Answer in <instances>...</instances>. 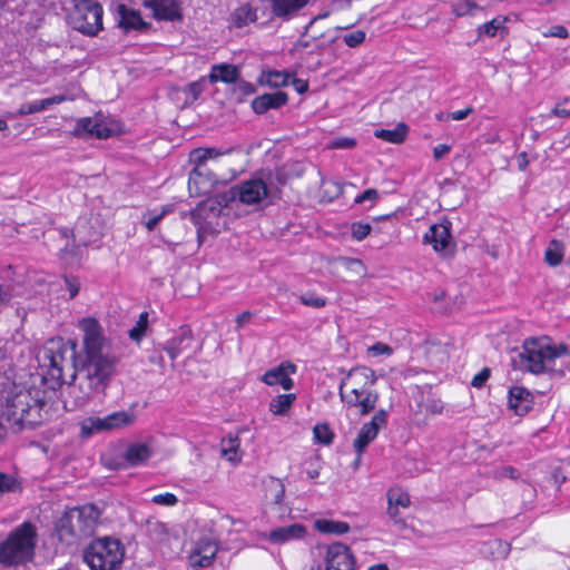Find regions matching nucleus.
<instances>
[{"mask_svg": "<svg viewBox=\"0 0 570 570\" xmlns=\"http://www.w3.org/2000/svg\"><path fill=\"white\" fill-rule=\"evenodd\" d=\"M83 332V357L76 372L105 393L112 377L117 374L119 357L105 353L106 337L96 318H83L80 322Z\"/></svg>", "mask_w": 570, "mask_h": 570, "instance_id": "f257e3e1", "label": "nucleus"}, {"mask_svg": "<svg viewBox=\"0 0 570 570\" xmlns=\"http://www.w3.org/2000/svg\"><path fill=\"white\" fill-rule=\"evenodd\" d=\"M46 385L47 382L42 377L40 386L19 390L9 395L2 415H6L7 421L18 425L20 430L40 425L43 420L42 410L55 393V387L47 391Z\"/></svg>", "mask_w": 570, "mask_h": 570, "instance_id": "f03ea898", "label": "nucleus"}, {"mask_svg": "<svg viewBox=\"0 0 570 570\" xmlns=\"http://www.w3.org/2000/svg\"><path fill=\"white\" fill-rule=\"evenodd\" d=\"M570 354L566 344L550 345L540 338H527L522 351L511 358L514 370L527 371L539 375L548 373L551 376H563L564 370L556 366V360Z\"/></svg>", "mask_w": 570, "mask_h": 570, "instance_id": "7ed1b4c3", "label": "nucleus"}, {"mask_svg": "<svg viewBox=\"0 0 570 570\" xmlns=\"http://www.w3.org/2000/svg\"><path fill=\"white\" fill-rule=\"evenodd\" d=\"M376 381L375 372L367 366L351 368L338 386L341 401L348 407H358L361 415H367L376 407L379 401V393L372 390Z\"/></svg>", "mask_w": 570, "mask_h": 570, "instance_id": "20e7f679", "label": "nucleus"}, {"mask_svg": "<svg viewBox=\"0 0 570 570\" xmlns=\"http://www.w3.org/2000/svg\"><path fill=\"white\" fill-rule=\"evenodd\" d=\"M99 517L100 511L94 504H86L66 511L55 524L59 541L71 546L90 537Z\"/></svg>", "mask_w": 570, "mask_h": 570, "instance_id": "39448f33", "label": "nucleus"}, {"mask_svg": "<svg viewBox=\"0 0 570 570\" xmlns=\"http://www.w3.org/2000/svg\"><path fill=\"white\" fill-rule=\"evenodd\" d=\"M37 528L26 521L13 529L8 538L0 543V563L6 567L31 561L37 544Z\"/></svg>", "mask_w": 570, "mask_h": 570, "instance_id": "423d86ee", "label": "nucleus"}, {"mask_svg": "<svg viewBox=\"0 0 570 570\" xmlns=\"http://www.w3.org/2000/svg\"><path fill=\"white\" fill-rule=\"evenodd\" d=\"M233 149L197 148L190 153V160L195 167L189 174L188 190L190 196L199 197L212 194L218 184L217 176L207 166L209 159L230 153Z\"/></svg>", "mask_w": 570, "mask_h": 570, "instance_id": "0eeeda50", "label": "nucleus"}, {"mask_svg": "<svg viewBox=\"0 0 570 570\" xmlns=\"http://www.w3.org/2000/svg\"><path fill=\"white\" fill-rule=\"evenodd\" d=\"M125 548L118 539L98 538L86 548L83 560L91 570H116L124 560Z\"/></svg>", "mask_w": 570, "mask_h": 570, "instance_id": "6e6552de", "label": "nucleus"}, {"mask_svg": "<svg viewBox=\"0 0 570 570\" xmlns=\"http://www.w3.org/2000/svg\"><path fill=\"white\" fill-rule=\"evenodd\" d=\"M68 13L69 24L78 32L95 37L102 29V6L97 0H73Z\"/></svg>", "mask_w": 570, "mask_h": 570, "instance_id": "1a4fd4ad", "label": "nucleus"}, {"mask_svg": "<svg viewBox=\"0 0 570 570\" xmlns=\"http://www.w3.org/2000/svg\"><path fill=\"white\" fill-rule=\"evenodd\" d=\"M225 196L226 194L208 197L200 202L197 207L190 212V219L197 227L199 245L203 244L207 235L218 233L217 227L220 214L228 204V202L224 200Z\"/></svg>", "mask_w": 570, "mask_h": 570, "instance_id": "9d476101", "label": "nucleus"}, {"mask_svg": "<svg viewBox=\"0 0 570 570\" xmlns=\"http://www.w3.org/2000/svg\"><path fill=\"white\" fill-rule=\"evenodd\" d=\"M135 420L136 415L132 411H117L105 417L89 416L80 422V438L89 439L97 433L126 428Z\"/></svg>", "mask_w": 570, "mask_h": 570, "instance_id": "9b49d317", "label": "nucleus"}, {"mask_svg": "<svg viewBox=\"0 0 570 570\" xmlns=\"http://www.w3.org/2000/svg\"><path fill=\"white\" fill-rule=\"evenodd\" d=\"M75 383H69L66 389V396L63 400L65 409L68 411H75L86 406L95 394L104 393L79 373L75 372L71 375Z\"/></svg>", "mask_w": 570, "mask_h": 570, "instance_id": "f8f14e48", "label": "nucleus"}, {"mask_svg": "<svg viewBox=\"0 0 570 570\" xmlns=\"http://www.w3.org/2000/svg\"><path fill=\"white\" fill-rule=\"evenodd\" d=\"M269 194L266 183L261 178H252L233 186L226 196L225 202L238 199L245 205H256L263 202Z\"/></svg>", "mask_w": 570, "mask_h": 570, "instance_id": "ddd939ff", "label": "nucleus"}, {"mask_svg": "<svg viewBox=\"0 0 570 570\" xmlns=\"http://www.w3.org/2000/svg\"><path fill=\"white\" fill-rule=\"evenodd\" d=\"M423 243L432 245L433 250L442 258L453 257L456 250L449 220L431 225L423 236Z\"/></svg>", "mask_w": 570, "mask_h": 570, "instance_id": "4468645a", "label": "nucleus"}, {"mask_svg": "<svg viewBox=\"0 0 570 570\" xmlns=\"http://www.w3.org/2000/svg\"><path fill=\"white\" fill-rule=\"evenodd\" d=\"M68 348L61 341H50L42 351V360L45 365L49 367L48 374L56 384H62L63 366L66 363V353Z\"/></svg>", "mask_w": 570, "mask_h": 570, "instance_id": "2eb2a0df", "label": "nucleus"}, {"mask_svg": "<svg viewBox=\"0 0 570 570\" xmlns=\"http://www.w3.org/2000/svg\"><path fill=\"white\" fill-rule=\"evenodd\" d=\"M141 6L151 11L157 21H181L184 19L180 0H141Z\"/></svg>", "mask_w": 570, "mask_h": 570, "instance_id": "dca6fc26", "label": "nucleus"}, {"mask_svg": "<svg viewBox=\"0 0 570 570\" xmlns=\"http://www.w3.org/2000/svg\"><path fill=\"white\" fill-rule=\"evenodd\" d=\"M387 423V411L381 409L372 417V420L361 428L353 448L356 454L363 455L368 444L375 440L380 430L385 428Z\"/></svg>", "mask_w": 570, "mask_h": 570, "instance_id": "f3484780", "label": "nucleus"}, {"mask_svg": "<svg viewBox=\"0 0 570 570\" xmlns=\"http://www.w3.org/2000/svg\"><path fill=\"white\" fill-rule=\"evenodd\" d=\"M325 570H355V558L346 544L333 542L326 547Z\"/></svg>", "mask_w": 570, "mask_h": 570, "instance_id": "a211bd4d", "label": "nucleus"}, {"mask_svg": "<svg viewBox=\"0 0 570 570\" xmlns=\"http://www.w3.org/2000/svg\"><path fill=\"white\" fill-rule=\"evenodd\" d=\"M73 134L78 137H95L106 139L110 137L111 129L104 122L100 116L83 117L77 120Z\"/></svg>", "mask_w": 570, "mask_h": 570, "instance_id": "6ab92c4d", "label": "nucleus"}, {"mask_svg": "<svg viewBox=\"0 0 570 570\" xmlns=\"http://www.w3.org/2000/svg\"><path fill=\"white\" fill-rule=\"evenodd\" d=\"M218 551L217 543L209 538H202L197 541L195 549L189 556V564L193 568H206L213 563Z\"/></svg>", "mask_w": 570, "mask_h": 570, "instance_id": "aec40b11", "label": "nucleus"}, {"mask_svg": "<svg viewBox=\"0 0 570 570\" xmlns=\"http://www.w3.org/2000/svg\"><path fill=\"white\" fill-rule=\"evenodd\" d=\"M296 372V366L291 362H283L278 366L268 370L263 375V382L267 385L279 384L284 390H291L294 385L289 374Z\"/></svg>", "mask_w": 570, "mask_h": 570, "instance_id": "412c9836", "label": "nucleus"}, {"mask_svg": "<svg viewBox=\"0 0 570 570\" xmlns=\"http://www.w3.org/2000/svg\"><path fill=\"white\" fill-rule=\"evenodd\" d=\"M117 12L119 16L118 24L125 31H129V30L145 31L151 27L150 22H147L142 19L140 11L128 8L124 3L118 4Z\"/></svg>", "mask_w": 570, "mask_h": 570, "instance_id": "4be33fe9", "label": "nucleus"}, {"mask_svg": "<svg viewBox=\"0 0 570 570\" xmlns=\"http://www.w3.org/2000/svg\"><path fill=\"white\" fill-rule=\"evenodd\" d=\"M508 405L517 415L523 416L533 406V395L523 386H512L509 390Z\"/></svg>", "mask_w": 570, "mask_h": 570, "instance_id": "5701e85b", "label": "nucleus"}, {"mask_svg": "<svg viewBox=\"0 0 570 570\" xmlns=\"http://www.w3.org/2000/svg\"><path fill=\"white\" fill-rule=\"evenodd\" d=\"M193 343L191 330L187 326L180 327L179 332L164 344V350L171 361H175L184 351L190 348Z\"/></svg>", "mask_w": 570, "mask_h": 570, "instance_id": "b1692460", "label": "nucleus"}, {"mask_svg": "<svg viewBox=\"0 0 570 570\" xmlns=\"http://www.w3.org/2000/svg\"><path fill=\"white\" fill-rule=\"evenodd\" d=\"M288 101V96L286 92L277 90L269 94H264L256 97L252 101L253 110L258 114H265L269 109H279Z\"/></svg>", "mask_w": 570, "mask_h": 570, "instance_id": "393cba45", "label": "nucleus"}, {"mask_svg": "<svg viewBox=\"0 0 570 570\" xmlns=\"http://www.w3.org/2000/svg\"><path fill=\"white\" fill-rule=\"evenodd\" d=\"M305 534L306 527L301 523H294L271 530L267 534V540L274 544H283L292 540L302 539Z\"/></svg>", "mask_w": 570, "mask_h": 570, "instance_id": "a878e982", "label": "nucleus"}, {"mask_svg": "<svg viewBox=\"0 0 570 570\" xmlns=\"http://www.w3.org/2000/svg\"><path fill=\"white\" fill-rule=\"evenodd\" d=\"M66 99H67V97L65 95H56V96L45 98L41 100L23 104L14 112V116H27V115L36 114V112L48 109L52 105L61 104V102L66 101Z\"/></svg>", "mask_w": 570, "mask_h": 570, "instance_id": "bb28decb", "label": "nucleus"}, {"mask_svg": "<svg viewBox=\"0 0 570 570\" xmlns=\"http://www.w3.org/2000/svg\"><path fill=\"white\" fill-rule=\"evenodd\" d=\"M239 70L236 66L229 63L214 65L208 76L209 82L215 83L218 81L232 83L237 82Z\"/></svg>", "mask_w": 570, "mask_h": 570, "instance_id": "cd10ccee", "label": "nucleus"}, {"mask_svg": "<svg viewBox=\"0 0 570 570\" xmlns=\"http://www.w3.org/2000/svg\"><path fill=\"white\" fill-rule=\"evenodd\" d=\"M151 456V450L144 443L130 444L124 453V459L130 466H136Z\"/></svg>", "mask_w": 570, "mask_h": 570, "instance_id": "c85d7f7f", "label": "nucleus"}, {"mask_svg": "<svg viewBox=\"0 0 570 570\" xmlns=\"http://www.w3.org/2000/svg\"><path fill=\"white\" fill-rule=\"evenodd\" d=\"M409 127L405 122H399L392 129H377L374 135L376 138L383 139L392 144H401L405 140Z\"/></svg>", "mask_w": 570, "mask_h": 570, "instance_id": "c756f323", "label": "nucleus"}, {"mask_svg": "<svg viewBox=\"0 0 570 570\" xmlns=\"http://www.w3.org/2000/svg\"><path fill=\"white\" fill-rule=\"evenodd\" d=\"M257 20L256 9L250 4H243L230 16L232 24L235 28H243Z\"/></svg>", "mask_w": 570, "mask_h": 570, "instance_id": "7c9ffc66", "label": "nucleus"}, {"mask_svg": "<svg viewBox=\"0 0 570 570\" xmlns=\"http://www.w3.org/2000/svg\"><path fill=\"white\" fill-rule=\"evenodd\" d=\"M317 531L328 534H344L350 531V524L344 521L318 519L314 522Z\"/></svg>", "mask_w": 570, "mask_h": 570, "instance_id": "2f4dec72", "label": "nucleus"}, {"mask_svg": "<svg viewBox=\"0 0 570 570\" xmlns=\"http://www.w3.org/2000/svg\"><path fill=\"white\" fill-rule=\"evenodd\" d=\"M207 87V80L205 77L199 78L185 86L181 91L186 95L185 105L194 104Z\"/></svg>", "mask_w": 570, "mask_h": 570, "instance_id": "473e14b6", "label": "nucleus"}, {"mask_svg": "<svg viewBox=\"0 0 570 570\" xmlns=\"http://www.w3.org/2000/svg\"><path fill=\"white\" fill-rule=\"evenodd\" d=\"M296 400L295 394H282L273 399L269 403V410L275 415H285Z\"/></svg>", "mask_w": 570, "mask_h": 570, "instance_id": "72a5a7b5", "label": "nucleus"}, {"mask_svg": "<svg viewBox=\"0 0 570 570\" xmlns=\"http://www.w3.org/2000/svg\"><path fill=\"white\" fill-rule=\"evenodd\" d=\"M563 258V244L560 240L553 239L549 243L544 259L546 263L552 267L558 266Z\"/></svg>", "mask_w": 570, "mask_h": 570, "instance_id": "f704fd0d", "label": "nucleus"}, {"mask_svg": "<svg viewBox=\"0 0 570 570\" xmlns=\"http://www.w3.org/2000/svg\"><path fill=\"white\" fill-rule=\"evenodd\" d=\"M148 328V313L142 312L135 326L128 331V336L136 343H140Z\"/></svg>", "mask_w": 570, "mask_h": 570, "instance_id": "c9c22d12", "label": "nucleus"}, {"mask_svg": "<svg viewBox=\"0 0 570 570\" xmlns=\"http://www.w3.org/2000/svg\"><path fill=\"white\" fill-rule=\"evenodd\" d=\"M387 503L402 508H409L411 504L410 495L401 489H391L387 492Z\"/></svg>", "mask_w": 570, "mask_h": 570, "instance_id": "e433bc0d", "label": "nucleus"}, {"mask_svg": "<svg viewBox=\"0 0 570 570\" xmlns=\"http://www.w3.org/2000/svg\"><path fill=\"white\" fill-rule=\"evenodd\" d=\"M314 438L317 442L322 444H331L333 442L334 434L330 426L326 423L316 424L314 426Z\"/></svg>", "mask_w": 570, "mask_h": 570, "instance_id": "4c0bfd02", "label": "nucleus"}, {"mask_svg": "<svg viewBox=\"0 0 570 570\" xmlns=\"http://www.w3.org/2000/svg\"><path fill=\"white\" fill-rule=\"evenodd\" d=\"M299 301L303 305L314 307V308H321L326 305V298L316 296L312 292H306L299 296Z\"/></svg>", "mask_w": 570, "mask_h": 570, "instance_id": "58836bf2", "label": "nucleus"}, {"mask_svg": "<svg viewBox=\"0 0 570 570\" xmlns=\"http://www.w3.org/2000/svg\"><path fill=\"white\" fill-rule=\"evenodd\" d=\"M288 75L279 71H268L265 76L266 85L271 87H281L287 85Z\"/></svg>", "mask_w": 570, "mask_h": 570, "instance_id": "ea45409f", "label": "nucleus"}, {"mask_svg": "<svg viewBox=\"0 0 570 570\" xmlns=\"http://www.w3.org/2000/svg\"><path fill=\"white\" fill-rule=\"evenodd\" d=\"M475 9H478V6L471 0H456L453 3V11L456 16L471 14Z\"/></svg>", "mask_w": 570, "mask_h": 570, "instance_id": "a19ab883", "label": "nucleus"}, {"mask_svg": "<svg viewBox=\"0 0 570 570\" xmlns=\"http://www.w3.org/2000/svg\"><path fill=\"white\" fill-rule=\"evenodd\" d=\"M502 27H503V21L495 18V19L480 26L479 33L480 35L484 33L489 37H494L497 35L498 30L501 29Z\"/></svg>", "mask_w": 570, "mask_h": 570, "instance_id": "79ce46f5", "label": "nucleus"}, {"mask_svg": "<svg viewBox=\"0 0 570 570\" xmlns=\"http://www.w3.org/2000/svg\"><path fill=\"white\" fill-rule=\"evenodd\" d=\"M356 139L351 137H337L331 140L328 147L331 149H352L356 146Z\"/></svg>", "mask_w": 570, "mask_h": 570, "instance_id": "37998d69", "label": "nucleus"}, {"mask_svg": "<svg viewBox=\"0 0 570 570\" xmlns=\"http://www.w3.org/2000/svg\"><path fill=\"white\" fill-rule=\"evenodd\" d=\"M365 40V32L362 30H355L353 32L346 33L343 37V41L350 48H355L360 46Z\"/></svg>", "mask_w": 570, "mask_h": 570, "instance_id": "c03bdc74", "label": "nucleus"}, {"mask_svg": "<svg viewBox=\"0 0 570 570\" xmlns=\"http://www.w3.org/2000/svg\"><path fill=\"white\" fill-rule=\"evenodd\" d=\"M371 225L368 223L357 222L352 225V236L357 240L364 239L371 232Z\"/></svg>", "mask_w": 570, "mask_h": 570, "instance_id": "a18cd8bd", "label": "nucleus"}, {"mask_svg": "<svg viewBox=\"0 0 570 570\" xmlns=\"http://www.w3.org/2000/svg\"><path fill=\"white\" fill-rule=\"evenodd\" d=\"M239 446V441L237 438L229 436L227 440H223L222 454L228 456V460H233V456L229 455L232 453H236Z\"/></svg>", "mask_w": 570, "mask_h": 570, "instance_id": "49530a36", "label": "nucleus"}, {"mask_svg": "<svg viewBox=\"0 0 570 570\" xmlns=\"http://www.w3.org/2000/svg\"><path fill=\"white\" fill-rule=\"evenodd\" d=\"M551 115L560 118H567L570 116V98H564L559 101L551 110Z\"/></svg>", "mask_w": 570, "mask_h": 570, "instance_id": "de8ad7c7", "label": "nucleus"}, {"mask_svg": "<svg viewBox=\"0 0 570 570\" xmlns=\"http://www.w3.org/2000/svg\"><path fill=\"white\" fill-rule=\"evenodd\" d=\"M151 502L159 505L173 507L178 502V499L173 493H163L153 497Z\"/></svg>", "mask_w": 570, "mask_h": 570, "instance_id": "09e8293b", "label": "nucleus"}, {"mask_svg": "<svg viewBox=\"0 0 570 570\" xmlns=\"http://www.w3.org/2000/svg\"><path fill=\"white\" fill-rule=\"evenodd\" d=\"M387 514L399 530H403L406 528L405 520L399 517V507L389 504Z\"/></svg>", "mask_w": 570, "mask_h": 570, "instance_id": "8fccbe9b", "label": "nucleus"}, {"mask_svg": "<svg viewBox=\"0 0 570 570\" xmlns=\"http://www.w3.org/2000/svg\"><path fill=\"white\" fill-rule=\"evenodd\" d=\"M491 375V370L489 367L482 368L471 381V385L473 387H482L485 382L489 380Z\"/></svg>", "mask_w": 570, "mask_h": 570, "instance_id": "3c124183", "label": "nucleus"}, {"mask_svg": "<svg viewBox=\"0 0 570 570\" xmlns=\"http://www.w3.org/2000/svg\"><path fill=\"white\" fill-rule=\"evenodd\" d=\"M544 37H557L561 39H566L569 36V32L566 27L557 24L552 26L548 32L543 33Z\"/></svg>", "mask_w": 570, "mask_h": 570, "instance_id": "603ef678", "label": "nucleus"}, {"mask_svg": "<svg viewBox=\"0 0 570 570\" xmlns=\"http://www.w3.org/2000/svg\"><path fill=\"white\" fill-rule=\"evenodd\" d=\"M379 198V191L374 188L364 190L361 195L355 198L356 204H362L366 200L375 202Z\"/></svg>", "mask_w": 570, "mask_h": 570, "instance_id": "864d4df0", "label": "nucleus"}, {"mask_svg": "<svg viewBox=\"0 0 570 570\" xmlns=\"http://www.w3.org/2000/svg\"><path fill=\"white\" fill-rule=\"evenodd\" d=\"M368 352L373 353L374 355H382V354L391 355L392 348L386 344L376 343L368 348Z\"/></svg>", "mask_w": 570, "mask_h": 570, "instance_id": "5fc2aeb1", "label": "nucleus"}, {"mask_svg": "<svg viewBox=\"0 0 570 570\" xmlns=\"http://www.w3.org/2000/svg\"><path fill=\"white\" fill-rule=\"evenodd\" d=\"M13 485V480L11 476L0 472V497L6 492L11 490Z\"/></svg>", "mask_w": 570, "mask_h": 570, "instance_id": "6e6d98bb", "label": "nucleus"}, {"mask_svg": "<svg viewBox=\"0 0 570 570\" xmlns=\"http://www.w3.org/2000/svg\"><path fill=\"white\" fill-rule=\"evenodd\" d=\"M451 148L449 145L440 144L433 148V157L435 160H440L450 153Z\"/></svg>", "mask_w": 570, "mask_h": 570, "instance_id": "4d7b16f0", "label": "nucleus"}, {"mask_svg": "<svg viewBox=\"0 0 570 570\" xmlns=\"http://www.w3.org/2000/svg\"><path fill=\"white\" fill-rule=\"evenodd\" d=\"M473 111V109L471 107H468L465 109H462V110H456V111H453V112H450L448 115V118L452 119V120H463L465 119L471 112Z\"/></svg>", "mask_w": 570, "mask_h": 570, "instance_id": "13d9d810", "label": "nucleus"}, {"mask_svg": "<svg viewBox=\"0 0 570 570\" xmlns=\"http://www.w3.org/2000/svg\"><path fill=\"white\" fill-rule=\"evenodd\" d=\"M237 89L243 96H249L255 92V86L247 81L237 82Z\"/></svg>", "mask_w": 570, "mask_h": 570, "instance_id": "bf43d9fd", "label": "nucleus"}, {"mask_svg": "<svg viewBox=\"0 0 570 570\" xmlns=\"http://www.w3.org/2000/svg\"><path fill=\"white\" fill-rule=\"evenodd\" d=\"M499 478H509V479H517L518 472L512 466H503L498 472Z\"/></svg>", "mask_w": 570, "mask_h": 570, "instance_id": "052dcab7", "label": "nucleus"}, {"mask_svg": "<svg viewBox=\"0 0 570 570\" xmlns=\"http://www.w3.org/2000/svg\"><path fill=\"white\" fill-rule=\"evenodd\" d=\"M253 314L250 312H243L236 318L237 327L240 328L250 322Z\"/></svg>", "mask_w": 570, "mask_h": 570, "instance_id": "680f3d73", "label": "nucleus"}, {"mask_svg": "<svg viewBox=\"0 0 570 570\" xmlns=\"http://www.w3.org/2000/svg\"><path fill=\"white\" fill-rule=\"evenodd\" d=\"M161 218H163V214H160V215H156V216H154V217L149 218V219L146 222V224H145V225H146V227H147V229H148V230H153V229L158 225V223L161 220Z\"/></svg>", "mask_w": 570, "mask_h": 570, "instance_id": "e2e57ef3", "label": "nucleus"}, {"mask_svg": "<svg viewBox=\"0 0 570 570\" xmlns=\"http://www.w3.org/2000/svg\"><path fill=\"white\" fill-rule=\"evenodd\" d=\"M273 482L277 487V491H276V494H275V502L279 503L282 501V499L284 498L285 489H284V485L281 482H278V481H273Z\"/></svg>", "mask_w": 570, "mask_h": 570, "instance_id": "0e129e2a", "label": "nucleus"}, {"mask_svg": "<svg viewBox=\"0 0 570 570\" xmlns=\"http://www.w3.org/2000/svg\"><path fill=\"white\" fill-rule=\"evenodd\" d=\"M528 164H529V160L527 158V153L522 151L518 156V167L520 170H524L527 168Z\"/></svg>", "mask_w": 570, "mask_h": 570, "instance_id": "69168bd1", "label": "nucleus"}, {"mask_svg": "<svg viewBox=\"0 0 570 570\" xmlns=\"http://www.w3.org/2000/svg\"><path fill=\"white\" fill-rule=\"evenodd\" d=\"M295 88H296L298 94H303V92H305L307 90L308 85H307L306 81L295 80Z\"/></svg>", "mask_w": 570, "mask_h": 570, "instance_id": "338daca9", "label": "nucleus"}, {"mask_svg": "<svg viewBox=\"0 0 570 570\" xmlns=\"http://www.w3.org/2000/svg\"><path fill=\"white\" fill-rule=\"evenodd\" d=\"M367 570H389V567L385 563H379L370 567Z\"/></svg>", "mask_w": 570, "mask_h": 570, "instance_id": "774afa93", "label": "nucleus"}]
</instances>
